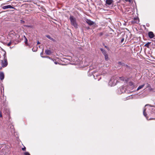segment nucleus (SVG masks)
<instances>
[{
  "mask_svg": "<svg viewBox=\"0 0 155 155\" xmlns=\"http://www.w3.org/2000/svg\"><path fill=\"white\" fill-rule=\"evenodd\" d=\"M20 37L19 34L15 33L13 31H10V37L12 38V41H14L18 40Z\"/></svg>",
  "mask_w": 155,
  "mask_h": 155,
  "instance_id": "nucleus-1",
  "label": "nucleus"
},
{
  "mask_svg": "<svg viewBox=\"0 0 155 155\" xmlns=\"http://www.w3.org/2000/svg\"><path fill=\"white\" fill-rule=\"evenodd\" d=\"M70 19L72 25H73L75 28H77L78 25L75 18L73 16H71L70 17Z\"/></svg>",
  "mask_w": 155,
  "mask_h": 155,
  "instance_id": "nucleus-2",
  "label": "nucleus"
},
{
  "mask_svg": "<svg viewBox=\"0 0 155 155\" xmlns=\"http://www.w3.org/2000/svg\"><path fill=\"white\" fill-rule=\"evenodd\" d=\"M117 81V80L114 78H112L109 82V84L111 86H114L116 84Z\"/></svg>",
  "mask_w": 155,
  "mask_h": 155,
  "instance_id": "nucleus-3",
  "label": "nucleus"
},
{
  "mask_svg": "<svg viewBox=\"0 0 155 155\" xmlns=\"http://www.w3.org/2000/svg\"><path fill=\"white\" fill-rule=\"evenodd\" d=\"M8 64V63L6 59H5L4 57V60L2 61V66L4 68L6 67Z\"/></svg>",
  "mask_w": 155,
  "mask_h": 155,
  "instance_id": "nucleus-4",
  "label": "nucleus"
},
{
  "mask_svg": "<svg viewBox=\"0 0 155 155\" xmlns=\"http://www.w3.org/2000/svg\"><path fill=\"white\" fill-rule=\"evenodd\" d=\"M86 22L89 25H93L94 24V22L90 20L87 19Z\"/></svg>",
  "mask_w": 155,
  "mask_h": 155,
  "instance_id": "nucleus-5",
  "label": "nucleus"
},
{
  "mask_svg": "<svg viewBox=\"0 0 155 155\" xmlns=\"http://www.w3.org/2000/svg\"><path fill=\"white\" fill-rule=\"evenodd\" d=\"M4 78V74L2 72H0V78L1 80H3Z\"/></svg>",
  "mask_w": 155,
  "mask_h": 155,
  "instance_id": "nucleus-6",
  "label": "nucleus"
},
{
  "mask_svg": "<svg viewBox=\"0 0 155 155\" xmlns=\"http://www.w3.org/2000/svg\"><path fill=\"white\" fill-rule=\"evenodd\" d=\"M112 2L113 1L112 0H106V4L109 5H111Z\"/></svg>",
  "mask_w": 155,
  "mask_h": 155,
  "instance_id": "nucleus-7",
  "label": "nucleus"
},
{
  "mask_svg": "<svg viewBox=\"0 0 155 155\" xmlns=\"http://www.w3.org/2000/svg\"><path fill=\"white\" fill-rule=\"evenodd\" d=\"M148 35L150 38H152L154 37V35L153 32H150L148 33Z\"/></svg>",
  "mask_w": 155,
  "mask_h": 155,
  "instance_id": "nucleus-8",
  "label": "nucleus"
},
{
  "mask_svg": "<svg viewBox=\"0 0 155 155\" xmlns=\"http://www.w3.org/2000/svg\"><path fill=\"white\" fill-rule=\"evenodd\" d=\"M45 53L47 55H50L51 54V51L50 50L48 49L45 50Z\"/></svg>",
  "mask_w": 155,
  "mask_h": 155,
  "instance_id": "nucleus-9",
  "label": "nucleus"
},
{
  "mask_svg": "<svg viewBox=\"0 0 155 155\" xmlns=\"http://www.w3.org/2000/svg\"><path fill=\"white\" fill-rule=\"evenodd\" d=\"M144 85L145 84H143L142 85L139 86L137 88V90L138 91L139 90L142 89L144 87Z\"/></svg>",
  "mask_w": 155,
  "mask_h": 155,
  "instance_id": "nucleus-10",
  "label": "nucleus"
},
{
  "mask_svg": "<svg viewBox=\"0 0 155 155\" xmlns=\"http://www.w3.org/2000/svg\"><path fill=\"white\" fill-rule=\"evenodd\" d=\"M101 51L102 52V53L104 54V55L107 54V53L106 52V51L103 49L101 48Z\"/></svg>",
  "mask_w": 155,
  "mask_h": 155,
  "instance_id": "nucleus-11",
  "label": "nucleus"
},
{
  "mask_svg": "<svg viewBox=\"0 0 155 155\" xmlns=\"http://www.w3.org/2000/svg\"><path fill=\"white\" fill-rule=\"evenodd\" d=\"M9 8H10V5L5 6L2 7V8L3 9H6Z\"/></svg>",
  "mask_w": 155,
  "mask_h": 155,
  "instance_id": "nucleus-12",
  "label": "nucleus"
},
{
  "mask_svg": "<svg viewBox=\"0 0 155 155\" xmlns=\"http://www.w3.org/2000/svg\"><path fill=\"white\" fill-rule=\"evenodd\" d=\"M46 37L50 39L52 41H54L55 40L51 38L49 35H47Z\"/></svg>",
  "mask_w": 155,
  "mask_h": 155,
  "instance_id": "nucleus-13",
  "label": "nucleus"
},
{
  "mask_svg": "<svg viewBox=\"0 0 155 155\" xmlns=\"http://www.w3.org/2000/svg\"><path fill=\"white\" fill-rule=\"evenodd\" d=\"M105 56V58L106 60H108V55L107 54H106L104 55Z\"/></svg>",
  "mask_w": 155,
  "mask_h": 155,
  "instance_id": "nucleus-14",
  "label": "nucleus"
},
{
  "mask_svg": "<svg viewBox=\"0 0 155 155\" xmlns=\"http://www.w3.org/2000/svg\"><path fill=\"white\" fill-rule=\"evenodd\" d=\"M126 2H129L130 3H132L133 2V0H125Z\"/></svg>",
  "mask_w": 155,
  "mask_h": 155,
  "instance_id": "nucleus-15",
  "label": "nucleus"
},
{
  "mask_svg": "<svg viewBox=\"0 0 155 155\" xmlns=\"http://www.w3.org/2000/svg\"><path fill=\"white\" fill-rule=\"evenodd\" d=\"M145 110H146V109H145L143 111V114L144 115L145 117H146L147 115V114L145 112Z\"/></svg>",
  "mask_w": 155,
  "mask_h": 155,
  "instance_id": "nucleus-16",
  "label": "nucleus"
},
{
  "mask_svg": "<svg viewBox=\"0 0 155 155\" xmlns=\"http://www.w3.org/2000/svg\"><path fill=\"white\" fill-rule=\"evenodd\" d=\"M24 155H30L29 153L28 152H25L24 153Z\"/></svg>",
  "mask_w": 155,
  "mask_h": 155,
  "instance_id": "nucleus-17",
  "label": "nucleus"
},
{
  "mask_svg": "<svg viewBox=\"0 0 155 155\" xmlns=\"http://www.w3.org/2000/svg\"><path fill=\"white\" fill-rule=\"evenodd\" d=\"M149 43H147L145 45V46H146V47H149Z\"/></svg>",
  "mask_w": 155,
  "mask_h": 155,
  "instance_id": "nucleus-18",
  "label": "nucleus"
},
{
  "mask_svg": "<svg viewBox=\"0 0 155 155\" xmlns=\"http://www.w3.org/2000/svg\"><path fill=\"white\" fill-rule=\"evenodd\" d=\"M45 58H49L50 59H51V60H52L53 61H54V60H53L50 57H49L48 56H46V57H45Z\"/></svg>",
  "mask_w": 155,
  "mask_h": 155,
  "instance_id": "nucleus-19",
  "label": "nucleus"
},
{
  "mask_svg": "<svg viewBox=\"0 0 155 155\" xmlns=\"http://www.w3.org/2000/svg\"><path fill=\"white\" fill-rule=\"evenodd\" d=\"M119 78L120 79V80L124 81V77H121Z\"/></svg>",
  "mask_w": 155,
  "mask_h": 155,
  "instance_id": "nucleus-20",
  "label": "nucleus"
},
{
  "mask_svg": "<svg viewBox=\"0 0 155 155\" xmlns=\"http://www.w3.org/2000/svg\"><path fill=\"white\" fill-rule=\"evenodd\" d=\"M22 150H23V151H25V150H26V147H24L22 148Z\"/></svg>",
  "mask_w": 155,
  "mask_h": 155,
  "instance_id": "nucleus-21",
  "label": "nucleus"
},
{
  "mask_svg": "<svg viewBox=\"0 0 155 155\" xmlns=\"http://www.w3.org/2000/svg\"><path fill=\"white\" fill-rule=\"evenodd\" d=\"M0 117H2V112H1L0 111Z\"/></svg>",
  "mask_w": 155,
  "mask_h": 155,
  "instance_id": "nucleus-22",
  "label": "nucleus"
},
{
  "mask_svg": "<svg viewBox=\"0 0 155 155\" xmlns=\"http://www.w3.org/2000/svg\"><path fill=\"white\" fill-rule=\"evenodd\" d=\"M124 38H122V39H121V42H122L124 41Z\"/></svg>",
  "mask_w": 155,
  "mask_h": 155,
  "instance_id": "nucleus-23",
  "label": "nucleus"
},
{
  "mask_svg": "<svg viewBox=\"0 0 155 155\" xmlns=\"http://www.w3.org/2000/svg\"><path fill=\"white\" fill-rule=\"evenodd\" d=\"M118 64H121V63L120 62H118Z\"/></svg>",
  "mask_w": 155,
  "mask_h": 155,
  "instance_id": "nucleus-24",
  "label": "nucleus"
},
{
  "mask_svg": "<svg viewBox=\"0 0 155 155\" xmlns=\"http://www.w3.org/2000/svg\"><path fill=\"white\" fill-rule=\"evenodd\" d=\"M130 85H132L133 84V83L132 82H130Z\"/></svg>",
  "mask_w": 155,
  "mask_h": 155,
  "instance_id": "nucleus-25",
  "label": "nucleus"
},
{
  "mask_svg": "<svg viewBox=\"0 0 155 155\" xmlns=\"http://www.w3.org/2000/svg\"><path fill=\"white\" fill-rule=\"evenodd\" d=\"M7 45L8 46H10V42L8 43V44H7Z\"/></svg>",
  "mask_w": 155,
  "mask_h": 155,
  "instance_id": "nucleus-26",
  "label": "nucleus"
},
{
  "mask_svg": "<svg viewBox=\"0 0 155 155\" xmlns=\"http://www.w3.org/2000/svg\"><path fill=\"white\" fill-rule=\"evenodd\" d=\"M24 36L25 38V39L26 40V41H27V39H26V38L25 37V36Z\"/></svg>",
  "mask_w": 155,
  "mask_h": 155,
  "instance_id": "nucleus-27",
  "label": "nucleus"
},
{
  "mask_svg": "<svg viewBox=\"0 0 155 155\" xmlns=\"http://www.w3.org/2000/svg\"><path fill=\"white\" fill-rule=\"evenodd\" d=\"M40 44V43L38 41L37 42V44Z\"/></svg>",
  "mask_w": 155,
  "mask_h": 155,
  "instance_id": "nucleus-28",
  "label": "nucleus"
},
{
  "mask_svg": "<svg viewBox=\"0 0 155 155\" xmlns=\"http://www.w3.org/2000/svg\"><path fill=\"white\" fill-rule=\"evenodd\" d=\"M32 51H35V50H34V48H33L32 49Z\"/></svg>",
  "mask_w": 155,
  "mask_h": 155,
  "instance_id": "nucleus-29",
  "label": "nucleus"
},
{
  "mask_svg": "<svg viewBox=\"0 0 155 155\" xmlns=\"http://www.w3.org/2000/svg\"><path fill=\"white\" fill-rule=\"evenodd\" d=\"M54 63L55 64H57V62H54Z\"/></svg>",
  "mask_w": 155,
  "mask_h": 155,
  "instance_id": "nucleus-30",
  "label": "nucleus"
},
{
  "mask_svg": "<svg viewBox=\"0 0 155 155\" xmlns=\"http://www.w3.org/2000/svg\"><path fill=\"white\" fill-rule=\"evenodd\" d=\"M10 8H13V7H12L11 5H10Z\"/></svg>",
  "mask_w": 155,
  "mask_h": 155,
  "instance_id": "nucleus-31",
  "label": "nucleus"
},
{
  "mask_svg": "<svg viewBox=\"0 0 155 155\" xmlns=\"http://www.w3.org/2000/svg\"><path fill=\"white\" fill-rule=\"evenodd\" d=\"M2 69V68L0 67V69Z\"/></svg>",
  "mask_w": 155,
  "mask_h": 155,
  "instance_id": "nucleus-32",
  "label": "nucleus"
},
{
  "mask_svg": "<svg viewBox=\"0 0 155 155\" xmlns=\"http://www.w3.org/2000/svg\"><path fill=\"white\" fill-rule=\"evenodd\" d=\"M152 119L151 118H150V120H152Z\"/></svg>",
  "mask_w": 155,
  "mask_h": 155,
  "instance_id": "nucleus-33",
  "label": "nucleus"
},
{
  "mask_svg": "<svg viewBox=\"0 0 155 155\" xmlns=\"http://www.w3.org/2000/svg\"><path fill=\"white\" fill-rule=\"evenodd\" d=\"M147 106V105H145V107H146V106Z\"/></svg>",
  "mask_w": 155,
  "mask_h": 155,
  "instance_id": "nucleus-34",
  "label": "nucleus"
}]
</instances>
